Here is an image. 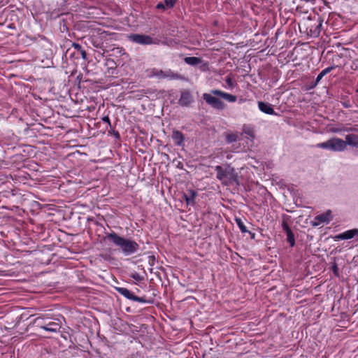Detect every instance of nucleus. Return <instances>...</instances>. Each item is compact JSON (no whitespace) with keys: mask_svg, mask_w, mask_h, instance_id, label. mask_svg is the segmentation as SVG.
Returning a JSON list of instances; mask_svg holds the SVG:
<instances>
[{"mask_svg":"<svg viewBox=\"0 0 358 358\" xmlns=\"http://www.w3.org/2000/svg\"><path fill=\"white\" fill-rule=\"evenodd\" d=\"M104 239L111 241L115 246L118 247L125 255H131L136 253L139 249V245L135 241L130 238H125L115 232L108 233Z\"/></svg>","mask_w":358,"mask_h":358,"instance_id":"nucleus-1","label":"nucleus"},{"mask_svg":"<svg viewBox=\"0 0 358 358\" xmlns=\"http://www.w3.org/2000/svg\"><path fill=\"white\" fill-rule=\"evenodd\" d=\"M213 95L220 96L230 103H234L237 100V97L235 95L224 92L220 90H212L210 91V94L204 93L203 94V99L206 103L212 108L219 110H224L226 108V105L220 99Z\"/></svg>","mask_w":358,"mask_h":358,"instance_id":"nucleus-2","label":"nucleus"},{"mask_svg":"<svg viewBox=\"0 0 358 358\" xmlns=\"http://www.w3.org/2000/svg\"><path fill=\"white\" fill-rule=\"evenodd\" d=\"M323 23V19L317 16L314 18L308 17L299 25L301 32L306 33L308 36H319Z\"/></svg>","mask_w":358,"mask_h":358,"instance_id":"nucleus-3","label":"nucleus"},{"mask_svg":"<svg viewBox=\"0 0 358 358\" xmlns=\"http://www.w3.org/2000/svg\"><path fill=\"white\" fill-rule=\"evenodd\" d=\"M315 146L334 152H342L346 149V143L341 138H331L325 142L317 144Z\"/></svg>","mask_w":358,"mask_h":358,"instance_id":"nucleus-4","label":"nucleus"},{"mask_svg":"<svg viewBox=\"0 0 358 358\" xmlns=\"http://www.w3.org/2000/svg\"><path fill=\"white\" fill-rule=\"evenodd\" d=\"M117 291L119 294L124 296L125 298L140 302V303H146L152 304L154 301L153 299H147L145 296L139 297L136 295H134L130 290L125 287H117Z\"/></svg>","mask_w":358,"mask_h":358,"instance_id":"nucleus-5","label":"nucleus"},{"mask_svg":"<svg viewBox=\"0 0 358 358\" xmlns=\"http://www.w3.org/2000/svg\"><path fill=\"white\" fill-rule=\"evenodd\" d=\"M128 39L133 43L143 45L155 43V41L151 36L145 34H131L128 36Z\"/></svg>","mask_w":358,"mask_h":358,"instance_id":"nucleus-6","label":"nucleus"},{"mask_svg":"<svg viewBox=\"0 0 358 358\" xmlns=\"http://www.w3.org/2000/svg\"><path fill=\"white\" fill-rule=\"evenodd\" d=\"M194 101L193 95L188 90H182L180 92V97L178 104L182 107H189Z\"/></svg>","mask_w":358,"mask_h":358,"instance_id":"nucleus-7","label":"nucleus"},{"mask_svg":"<svg viewBox=\"0 0 358 358\" xmlns=\"http://www.w3.org/2000/svg\"><path fill=\"white\" fill-rule=\"evenodd\" d=\"M225 178L228 179V182H222V184L227 185L229 184L235 183L236 185H239L238 174L236 172L235 169L229 165H227V177Z\"/></svg>","mask_w":358,"mask_h":358,"instance_id":"nucleus-8","label":"nucleus"},{"mask_svg":"<svg viewBox=\"0 0 358 358\" xmlns=\"http://www.w3.org/2000/svg\"><path fill=\"white\" fill-rule=\"evenodd\" d=\"M332 220L331 211L328 210L324 213L317 215L313 222L314 226H318L322 223H329Z\"/></svg>","mask_w":358,"mask_h":358,"instance_id":"nucleus-9","label":"nucleus"},{"mask_svg":"<svg viewBox=\"0 0 358 358\" xmlns=\"http://www.w3.org/2000/svg\"><path fill=\"white\" fill-rule=\"evenodd\" d=\"M155 75L159 78H169L170 79H181L182 76L178 73H173L171 70L164 71L162 70H157Z\"/></svg>","mask_w":358,"mask_h":358,"instance_id":"nucleus-10","label":"nucleus"},{"mask_svg":"<svg viewBox=\"0 0 358 358\" xmlns=\"http://www.w3.org/2000/svg\"><path fill=\"white\" fill-rule=\"evenodd\" d=\"M40 327L47 331L57 332L59 331L61 326L58 322H50L48 323H43Z\"/></svg>","mask_w":358,"mask_h":358,"instance_id":"nucleus-11","label":"nucleus"},{"mask_svg":"<svg viewBox=\"0 0 358 358\" xmlns=\"http://www.w3.org/2000/svg\"><path fill=\"white\" fill-rule=\"evenodd\" d=\"M258 106L259 110L268 115H273L275 114L274 109L273 108L271 104L263 101H259L258 102Z\"/></svg>","mask_w":358,"mask_h":358,"instance_id":"nucleus-12","label":"nucleus"},{"mask_svg":"<svg viewBox=\"0 0 358 358\" xmlns=\"http://www.w3.org/2000/svg\"><path fill=\"white\" fill-rule=\"evenodd\" d=\"M172 138L176 145L180 146L183 144L185 136L181 131L178 130H173L172 133Z\"/></svg>","mask_w":358,"mask_h":358,"instance_id":"nucleus-13","label":"nucleus"},{"mask_svg":"<svg viewBox=\"0 0 358 358\" xmlns=\"http://www.w3.org/2000/svg\"><path fill=\"white\" fill-rule=\"evenodd\" d=\"M105 66L107 67V71L105 73L108 75H113L114 71L116 70L117 68V65L114 59L111 58L106 59Z\"/></svg>","mask_w":358,"mask_h":358,"instance_id":"nucleus-14","label":"nucleus"},{"mask_svg":"<svg viewBox=\"0 0 358 358\" xmlns=\"http://www.w3.org/2000/svg\"><path fill=\"white\" fill-rule=\"evenodd\" d=\"M346 145H349L352 147L358 148V135L350 134L345 136Z\"/></svg>","mask_w":358,"mask_h":358,"instance_id":"nucleus-15","label":"nucleus"},{"mask_svg":"<svg viewBox=\"0 0 358 358\" xmlns=\"http://www.w3.org/2000/svg\"><path fill=\"white\" fill-rule=\"evenodd\" d=\"M215 170L217 172L216 178L217 180L223 182L224 178L227 177V165L225 168H223L222 166H216L215 167Z\"/></svg>","mask_w":358,"mask_h":358,"instance_id":"nucleus-16","label":"nucleus"},{"mask_svg":"<svg viewBox=\"0 0 358 358\" xmlns=\"http://www.w3.org/2000/svg\"><path fill=\"white\" fill-rule=\"evenodd\" d=\"M196 196V192L192 189L188 190L187 193L185 194L183 196L187 204H194Z\"/></svg>","mask_w":358,"mask_h":358,"instance_id":"nucleus-17","label":"nucleus"},{"mask_svg":"<svg viewBox=\"0 0 358 358\" xmlns=\"http://www.w3.org/2000/svg\"><path fill=\"white\" fill-rule=\"evenodd\" d=\"M336 68L335 66H329L324 69H323L317 76L316 78V80H315V85H316L320 81V80L325 76L327 75V73H329V72H331L333 69H334Z\"/></svg>","mask_w":358,"mask_h":358,"instance_id":"nucleus-18","label":"nucleus"},{"mask_svg":"<svg viewBox=\"0 0 358 358\" xmlns=\"http://www.w3.org/2000/svg\"><path fill=\"white\" fill-rule=\"evenodd\" d=\"M235 222L242 233L249 232L250 234H252V238L255 237V234H252L247 229V227L245 226L241 218L236 217Z\"/></svg>","mask_w":358,"mask_h":358,"instance_id":"nucleus-19","label":"nucleus"},{"mask_svg":"<svg viewBox=\"0 0 358 358\" xmlns=\"http://www.w3.org/2000/svg\"><path fill=\"white\" fill-rule=\"evenodd\" d=\"M184 61L187 64L196 66L201 63V59L196 57H185Z\"/></svg>","mask_w":358,"mask_h":358,"instance_id":"nucleus-20","label":"nucleus"},{"mask_svg":"<svg viewBox=\"0 0 358 358\" xmlns=\"http://www.w3.org/2000/svg\"><path fill=\"white\" fill-rule=\"evenodd\" d=\"M243 132L251 138L255 137V131L252 127L244 125L243 128Z\"/></svg>","mask_w":358,"mask_h":358,"instance_id":"nucleus-21","label":"nucleus"},{"mask_svg":"<svg viewBox=\"0 0 358 358\" xmlns=\"http://www.w3.org/2000/svg\"><path fill=\"white\" fill-rule=\"evenodd\" d=\"M225 82L227 86L231 89L234 88L236 85V83L234 81V77L231 74H229L225 78Z\"/></svg>","mask_w":358,"mask_h":358,"instance_id":"nucleus-22","label":"nucleus"},{"mask_svg":"<svg viewBox=\"0 0 358 358\" xmlns=\"http://www.w3.org/2000/svg\"><path fill=\"white\" fill-rule=\"evenodd\" d=\"M225 140L227 143L236 142L238 140V135L236 134H229L226 136Z\"/></svg>","mask_w":358,"mask_h":358,"instance_id":"nucleus-23","label":"nucleus"},{"mask_svg":"<svg viewBox=\"0 0 358 358\" xmlns=\"http://www.w3.org/2000/svg\"><path fill=\"white\" fill-rule=\"evenodd\" d=\"M287 234V241L289 243L291 247L294 246L295 245V238L294 235L292 231L286 234Z\"/></svg>","mask_w":358,"mask_h":358,"instance_id":"nucleus-24","label":"nucleus"},{"mask_svg":"<svg viewBox=\"0 0 358 358\" xmlns=\"http://www.w3.org/2000/svg\"><path fill=\"white\" fill-rule=\"evenodd\" d=\"M282 227L286 234H288L292 231L290 227L288 225V223L285 220H283L282 222Z\"/></svg>","mask_w":358,"mask_h":358,"instance_id":"nucleus-25","label":"nucleus"},{"mask_svg":"<svg viewBox=\"0 0 358 358\" xmlns=\"http://www.w3.org/2000/svg\"><path fill=\"white\" fill-rule=\"evenodd\" d=\"M176 0H164V4L166 8H173L174 6Z\"/></svg>","mask_w":358,"mask_h":358,"instance_id":"nucleus-26","label":"nucleus"},{"mask_svg":"<svg viewBox=\"0 0 358 358\" xmlns=\"http://www.w3.org/2000/svg\"><path fill=\"white\" fill-rule=\"evenodd\" d=\"M357 131V129H356L355 127H350V128H347V129H334V132H339V131Z\"/></svg>","mask_w":358,"mask_h":358,"instance_id":"nucleus-27","label":"nucleus"},{"mask_svg":"<svg viewBox=\"0 0 358 358\" xmlns=\"http://www.w3.org/2000/svg\"><path fill=\"white\" fill-rule=\"evenodd\" d=\"M131 278L133 279H134L136 281H141L143 280V277L141 276L138 273H134L131 274Z\"/></svg>","mask_w":358,"mask_h":358,"instance_id":"nucleus-28","label":"nucleus"},{"mask_svg":"<svg viewBox=\"0 0 358 358\" xmlns=\"http://www.w3.org/2000/svg\"><path fill=\"white\" fill-rule=\"evenodd\" d=\"M332 271H333L334 274L336 276H338L339 275L338 267L336 264H334V265L332 266Z\"/></svg>","mask_w":358,"mask_h":358,"instance_id":"nucleus-29","label":"nucleus"},{"mask_svg":"<svg viewBox=\"0 0 358 358\" xmlns=\"http://www.w3.org/2000/svg\"><path fill=\"white\" fill-rule=\"evenodd\" d=\"M102 121L107 123L110 128L112 127L110 118L108 115L103 117Z\"/></svg>","mask_w":358,"mask_h":358,"instance_id":"nucleus-30","label":"nucleus"},{"mask_svg":"<svg viewBox=\"0 0 358 358\" xmlns=\"http://www.w3.org/2000/svg\"><path fill=\"white\" fill-rule=\"evenodd\" d=\"M79 51L80 52L82 58L84 60H87V54L86 51L83 49H81V50H79Z\"/></svg>","mask_w":358,"mask_h":358,"instance_id":"nucleus-31","label":"nucleus"},{"mask_svg":"<svg viewBox=\"0 0 358 358\" xmlns=\"http://www.w3.org/2000/svg\"><path fill=\"white\" fill-rule=\"evenodd\" d=\"M72 47H73L78 51L81 50V49H82L81 45L80 44L77 43H72Z\"/></svg>","mask_w":358,"mask_h":358,"instance_id":"nucleus-32","label":"nucleus"},{"mask_svg":"<svg viewBox=\"0 0 358 358\" xmlns=\"http://www.w3.org/2000/svg\"><path fill=\"white\" fill-rule=\"evenodd\" d=\"M148 259H149V264L150 265H153L154 262L155 261V257L154 255H150L148 257Z\"/></svg>","mask_w":358,"mask_h":358,"instance_id":"nucleus-33","label":"nucleus"},{"mask_svg":"<svg viewBox=\"0 0 358 358\" xmlns=\"http://www.w3.org/2000/svg\"><path fill=\"white\" fill-rule=\"evenodd\" d=\"M157 8H165V6L163 3H159L157 5Z\"/></svg>","mask_w":358,"mask_h":358,"instance_id":"nucleus-34","label":"nucleus"},{"mask_svg":"<svg viewBox=\"0 0 358 358\" xmlns=\"http://www.w3.org/2000/svg\"><path fill=\"white\" fill-rule=\"evenodd\" d=\"M114 135H115L116 137H117V138H119V137H120V134H119V133H118L117 131H116V132H115V134H114Z\"/></svg>","mask_w":358,"mask_h":358,"instance_id":"nucleus-35","label":"nucleus"},{"mask_svg":"<svg viewBox=\"0 0 358 358\" xmlns=\"http://www.w3.org/2000/svg\"><path fill=\"white\" fill-rule=\"evenodd\" d=\"M39 320H40V318H39V317H38V318H36V320H35V321H36V322L37 321H38Z\"/></svg>","mask_w":358,"mask_h":358,"instance_id":"nucleus-36","label":"nucleus"},{"mask_svg":"<svg viewBox=\"0 0 358 358\" xmlns=\"http://www.w3.org/2000/svg\"><path fill=\"white\" fill-rule=\"evenodd\" d=\"M70 52V49H68L66 51V53H69Z\"/></svg>","mask_w":358,"mask_h":358,"instance_id":"nucleus-37","label":"nucleus"},{"mask_svg":"<svg viewBox=\"0 0 358 358\" xmlns=\"http://www.w3.org/2000/svg\"><path fill=\"white\" fill-rule=\"evenodd\" d=\"M357 92H358V90H357Z\"/></svg>","mask_w":358,"mask_h":358,"instance_id":"nucleus-38","label":"nucleus"}]
</instances>
